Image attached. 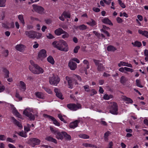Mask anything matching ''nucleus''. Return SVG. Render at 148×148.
Returning <instances> with one entry per match:
<instances>
[{
	"instance_id": "1a4fd4ad",
	"label": "nucleus",
	"mask_w": 148,
	"mask_h": 148,
	"mask_svg": "<svg viewBox=\"0 0 148 148\" xmlns=\"http://www.w3.org/2000/svg\"><path fill=\"white\" fill-rule=\"evenodd\" d=\"M47 57V51L45 49H42L38 52V57L41 60H42L44 59Z\"/></svg>"
},
{
	"instance_id": "9d476101",
	"label": "nucleus",
	"mask_w": 148,
	"mask_h": 148,
	"mask_svg": "<svg viewBox=\"0 0 148 148\" xmlns=\"http://www.w3.org/2000/svg\"><path fill=\"white\" fill-rule=\"evenodd\" d=\"M29 141L33 147H34L36 145H39L40 142V140L36 138H31L30 139Z\"/></svg>"
},
{
	"instance_id": "6e6552de",
	"label": "nucleus",
	"mask_w": 148,
	"mask_h": 148,
	"mask_svg": "<svg viewBox=\"0 0 148 148\" xmlns=\"http://www.w3.org/2000/svg\"><path fill=\"white\" fill-rule=\"evenodd\" d=\"M118 108L117 104L116 103L114 102L110 108V113L112 114L117 115L118 113Z\"/></svg>"
},
{
	"instance_id": "72a5a7b5",
	"label": "nucleus",
	"mask_w": 148,
	"mask_h": 148,
	"mask_svg": "<svg viewBox=\"0 0 148 148\" xmlns=\"http://www.w3.org/2000/svg\"><path fill=\"white\" fill-rule=\"evenodd\" d=\"M83 145L85 147H92L95 148H97V147L96 145L90 144L87 143H84L83 144Z\"/></svg>"
},
{
	"instance_id": "7ed1b4c3",
	"label": "nucleus",
	"mask_w": 148,
	"mask_h": 148,
	"mask_svg": "<svg viewBox=\"0 0 148 148\" xmlns=\"http://www.w3.org/2000/svg\"><path fill=\"white\" fill-rule=\"evenodd\" d=\"M29 69L32 73L36 74L42 73L44 72L43 69L38 64H34V67L30 66Z\"/></svg>"
},
{
	"instance_id": "09e8293b",
	"label": "nucleus",
	"mask_w": 148,
	"mask_h": 148,
	"mask_svg": "<svg viewBox=\"0 0 148 148\" xmlns=\"http://www.w3.org/2000/svg\"><path fill=\"white\" fill-rule=\"evenodd\" d=\"M97 92L94 89H92L90 92V96H92L95 94H96Z\"/></svg>"
},
{
	"instance_id": "dca6fc26",
	"label": "nucleus",
	"mask_w": 148,
	"mask_h": 148,
	"mask_svg": "<svg viewBox=\"0 0 148 148\" xmlns=\"http://www.w3.org/2000/svg\"><path fill=\"white\" fill-rule=\"evenodd\" d=\"M54 91L57 97L61 99H63V98L62 97V94L59 89L57 88H56L54 89Z\"/></svg>"
},
{
	"instance_id": "a18cd8bd",
	"label": "nucleus",
	"mask_w": 148,
	"mask_h": 148,
	"mask_svg": "<svg viewBox=\"0 0 148 148\" xmlns=\"http://www.w3.org/2000/svg\"><path fill=\"white\" fill-rule=\"evenodd\" d=\"M58 117L64 123H66V121H65L64 119L63 118L62 116L60 114H58Z\"/></svg>"
},
{
	"instance_id": "393cba45",
	"label": "nucleus",
	"mask_w": 148,
	"mask_h": 148,
	"mask_svg": "<svg viewBox=\"0 0 148 148\" xmlns=\"http://www.w3.org/2000/svg\"><path fill=\"white\" fill-rule=\"evenodd\" d=\"M138 33L142 34V35L145 36L147 38L148 36V32L146 31H143L140 29H139L138 30Z\"/></svg>"
},
{
	"instance_id": "5701e85b",
	"label": "nucleus",
	"mask_w": 148,
	"mask_h": 148,
	"mask_svg": "<svg viewBox=\"0 0 148 148\" xmlns=\"http://www.w3.org/2000/svg\"><path fill=\"white\" fill-rule=\"evenodd\" d=\"M102 21L104 23L112 25L113 24L111 21L108 18H106L102 20Z\"/></svg>"
},
{
	"instance_id": "39448f33",
	"label": "nucleus",
	"mask_w": 148,
	"mask_h": 148,
	"mask_svg": "<svg viewBox=\"0 0 148 148\" xmlns=\"http://www.w3.org/2000/svg\"><path fill=\"white\" fill-rule=\"evenodd\" d=\"M67 106L70 110L73 111H76L82 108L81 104L79 103H77L76 104L73 103H69L67 104Z\"/></svg>"
},
{
	"instance_id": "6e6d98bb",
	"label": "nucleus",
	"mask_w": 148,
	"mask_h": 148,
	"mask_svg": "<svg viewBox=\"0 0 148 148\" xmlns=\"http://www.w3.org/2000/svg\"><path fill=\"white\" fill-rule=\"evenodd\" d=\"M1 82L0 81V92H3L5 89V87L3 85L1 86Z\"/></svg>"
},
{
	"instance_id": "e2e57ef3",
	"label": "nucleus",
	"mask_w": 148,
	"mask_h": 148,
	"mask_svg": "<svg viewBox=\"0 0 148 148\" xmlns=\"http://www.w3.org/2000/svg\"><path fill=\"white\" fill-rule=\"evenodd\" d=\"M125 70L127 71L130 72L132 73L134 71V70L132 69L127 67H125Z\"/></svg>"
},
{
	"instance_id": "5fc2aeb1",
	"label": "nucleus",
	"mask_w": 148,
	"mask_h": 148,
	"mask_svg": "<svg viewBox=\"0 0 148 148\" xmlns=\"http://www.w3.org/2000/svg\"><path fill=\"white\" fill-rule=\"evenodd\" d=\"M79 48L80 47L79 46H77L73 50L74 53H77Z\"/></svg>"
},
{
	"instance_id": "4c0bfd02",
	"label": "nucleus",
	"mask_w": 148,
	"mask_h": 148,
	"mask_svg": "<svg viewBox=\"0 0 148 148\" xmlns=\"http://www.w3.org/2000/svg\"><path fill=\"white\" fill-rule=\"evenodd\" d=\"M21 84V88L23 90H25L26 89L25 84L23 81H21L20 82Z\"/></svg>"
},
{
	"instance_id": "3c124183",
	"label": "nucleus",
	"mask_w": 148,
	"mask_h": 148,
	"mask_svg": "<svg viewBox=\"0 0 148 148\" xmlns=\"http://www.w3.org/2000/svg\"><path fill=\"white\" fill-rule=\"evenodd\" d=\"M15 96L18 99L19 101H20L22 100V98L20 96L18 92H16Z\"/></svg>"
},
{
	"instance_id": "f8f14e48",
	"label": "nucleus",
	"mask_w": 148,
	"mask_h": 148,
	"mask_svg": "<svg viewBox=\"0 0 148 148\" xmlns=\"http://www.w3.org/2000/svg\"><path fill=\"white\" fill-rule=\"evenodd\" d=\"M68 66L71 70H75L77 67V64L73 61L70 60Z\"/></svg>"
},
{
	"instance_id": "052dcab7",
	"label": "nucleus",
	"mask_w": 148,
	"mask_h": 148,
	"mask_svg": "<svg viewBox=\"0 0 148 148\" xmlns=\"http://www.w3.org/2000/svg\"><path fill=\"white\" fill-rule=\"evenodd\" d=\"M53 123L54 124L57 126H59L60 125V123L55 119L53 121Z\"/></svg>"
},
{
	"instance_id": "f257e3e1",
	"label": "nucleus",
	"mask_w": 148,
	"mask_h": 148,
	"mask_svg": "<svg viewBox=\"0 0 148 148\" xmlns=\"http://www.w3.org/2000/svg\"><path fill=\"white\" fill-rule=\"evenodd\" d=\"M52 45L54 47L60 50L64 51H67L68 50V45L63 40H60L58 41H55L52 43Z\"/></svg>"
},
{
	"instance_id": "774afa93",
	"label": "nucleus",
	"mask_w": 148,
	"mask_h": 148,
	"mask_svg": "<svg viewBox=\"0 0 148 148\" xmlns=\"http://www.w3.org/2000/svg\"><path fill=\"white\" fill-rule=\"evenodd\" d=\"M6 140L7 141H8L11 143H14V140L10 138H7Z\"/></svg>"
},
{
	"instance_id": "79ce46f5",
	"label": "nucleus",
	"mask_w": 148,
	"mask_h": 148,
	"mask_svg": "<svg viewBox=\"0 0 148 148\" xmlns=\"http://www.w3.org/2000/svg\"><path fill=\"white\" fill-rule=\"evenodd\" d=\"M136 85L140 88H143V86H142L140 83V80L137 79L136 81Z\"/></svg>"
},
{
	"instance_id": "f704fd0d",
	"label": "nucleus",
	"mask_w": 148,
	"mask_h": 148,
	"mask_svg": "<svg viewBox=\"0 0 148 148\" xmlns=\"http://www.w3.org/2000/svg\"><path fill=\"white\" fill-rule=\"evenodd\" d=\"M76 28L79 29L80 30H85L86 29L87 26L84 25L83 24L77 26Z\"/></svg>"
},
{
	"instance_id": "a878e982",
	"label": "nucleus",
	"mask_w": 148,
	"mask_h": 148,
	"mask_svg": "<svg viewBox=\"0 0 148 148\" xmlns=\"http://www.w3.org/2000/svg\"><path fill=\"white\" fill-rule=\"evenodd\" d=\"M13 109L12 112L18 118H21V115L16 110V108L15 107H13Z\"/></svg>"
},
{
	"instance_id": "69168bd1",
	"label": "nucleus",
	"mask_w": 148,
	"mask_h": 148,
	"mask_svg": "<svg viewBox=\"0 0 148 148\" xmlns=\"http://www.w3.org/2000/svg\"><path fill=\"white\" fill-rule=\"evenodd\" d=\"M103 98L105 100H108L110 99V96L107 94H105L104 95Z\"/></svg>"
},
{
	"instance_id": "7c9ffc66",
	"label": "nucleus",
	"mask_w": 148,
	"mask_h": 148,
	"mask_svg": "<svg viewBox=\"0 0 148 148\" xmlns=\"http://www.w3.org/2000/svg\"><path fill=\"white\" fill-rule=\"evenodd\" d=\"M47 61L52 64H54L55 62L53 58L51 56H49L47 58Z\"/></svg>"
},
{
	"instance_id": "c03bdc74",
	"label": "nucleus",
	"mask_w": 148,
	"mask_h": 148,
	"mask_svg": "<svg viewBox=\"0 0 148 148\" xmlns=\"http://www.w3.org/2000/svg\"><path fill=\"white\" fill-rule=\"evenodd\" d=\"M144 54L146 56L145 60L146 61H148V50L145 49L144 51Z\"/></svg>"
},
{
	"instance_id": "8fccbe9b",
	"label": "nucleus",
	"mask_w": 148,
	"mask_h": 148,
	"mask_svg": "<svg viewBox=\"0 0 148 148\" xmlns=\"http://www.w3.org/2000/svg\"><path fill=\"white\" fill-rule=\"evenodd\" d=\"M83 88L85 91L88 92L90 91L89 86L88 85L84 86H83Z\"/></svg>"
},
{
	"instance_id": "cd10ccee",
	"label": "nucleus",
	"mask_w": 148,
	"mask_h": 148,
	"mask_svg": "<svg viewBox=\"0 0 148 148\" xmlns=\"http://www.w3.org/2000/svg\"><path fill=\"white\" fill-rule=\"evenodd\" d=\"M132 44L134 47H140L142 45L141 42L138 41H136L134 42H132Z\"/></svg>"
},
{
	"instance_id": "864d4df0",
	"label": "nucleus",
	"mask_w": 148,
	"mask_h": 148,
	"mask_svg": "<svg viewBox=\"0 0 148 148\" xmlns=\"http://www.w3.org/2000/svg\"><path fill=\"white\" fill-rule=\"evenodd\" d=\"M127 64V63L125 62L121 61L118 64V66L119 67H121L122 66H126Z\"/></svg>"
},
{
	"instance_id": "bb28decb",
	"label": "nucleus",
	"mask_w": 148,
	"mask_h": 148,
	"mask_svg": "<svg viewBox=\"0 0 148 148\" xmlns=\"http://www.w3.org/2000/svg\"><path fill=\"white\" fill-rule=\"evenodd\" d=\"M18 18L20 21V23H22L23 26H24L25 24V22L23 15L21 14L19 15L18 16Z\"/></svg>"
},
{
	"instance_id": "f3484780",
	"label": "nucleus",
	"mask_w": 148,
	"mask_h": 148,
	"mask_svg": "<svg viewBox=\"0 0 148 148\" xmlns=\"http://www.w3.org/2000/svg\"><path fill=\"white\" fill-rule=\"evenodd\" d=\"M60 132L58 130L55 135H56V138L58 139L62 140L63 139V132Z\"/></svg>"
},
{
	"instance_id": "2f4dec72",
	"label": "nucleus",
	"mask_w": 148,
	"mask_h": 148,
	"mask_svg": "<svg viewBox=\"0 0 148 148\" xmlns=\"http://www.w3.org/2000/svg\"><path fill=\"white\" fill-rule=\"evenodd\" d=\"M63 134L66 140H71V136L69 135L66 132H63Z\"/></svg>"
},
{
	"instance_id": "0e129e2a",
	"label": "nucleus",
	"mask_w": 148,
	"mask_h": 148,
	"mask_svg": "<svg viewBox=\"0 0 148 148\" xmlns=\"http://www.w3.org/2000/svg\"><path fill=\"white\" fill-rule=\"evenodd\" d=\"M47 37L49 39H53L54 38L53 36L50 33L48 35H47Z\"/></svg>"
},
{
	"instance_id": "aec40b11",
	"label": "nucleus",
	"mask_w": 148,
	"mask_h": 148,
	"mask_svg": "<svg viewBox=\"0 0 148 148\" xmlns=\"http://www.w3.org/2000/svg\"><path fill=\"white\" fill-rule=\"evenodd\" d=\"M63 31L64 30L62 28H59L55 30L54 33L57 36H60L62 34Z\"/></svg>"
},
{
	"instance_id": "423d86ee",
	"label": "nucleus",
	"mask_w": 148,
	"mask_h": 148,
	"mask_svg": "<svg viewBox=\"0 0 148 148\" xmlns=\"http://www.w3.org/2000/svg\"><path fill=\"white\" fill-rule=\"evenodd\" d=\"M49 82L51 85L57 86L60 82V79L58 76L53 75L52 77H49Z\"/></svg>"
},
{
	"instance_id": "bf43d9fd",
	"label": "nucleus",
	"mask_w": 148,
	"mask_h": 148,
	"mask_svg": "<svg viewBox=\"0 0 148 148\" xmlns=\"http://www.w3.org/2000/svg\"><path fill=\"white\" fill-rule=\"evenodd\" d=\"M101 32H103L104 33L108 36H110V34L107 31L103 29H101Z\"/></svg>"
},
{
	"instance_id": "a19ab883",
	"label": "nucleus",
	"mask_w": 148,
	"mask_h": 148,
	"mask_svg": "<svg viewBox=\"0 0 148 148\" xmlns=\"http://www.w3.org/2000/svg\"><path fill=\"white\" fill-rule=\"evenodd\" d=\"M42 88L44 89L49 94H51L52 93L51 90L50 88L47 87H45L44 86H42Z\"/></svg>"
},
{
	"instance_id": "ddd939ff",
	"label": "nucleus",
	"mask_w": 148,
	"mask_h": 148,
	"mask_svg": "<svg viewBox=\"0 0 148 148\" xmlns=\"http://www.w3.org/2000/svg\"><path fill=\"white\" fill-rule=\"evenodd\" d=\"M80 122V120H77L71 123L69 126L71 128L74 129L78 126V124Z\"/></svg>"
},
{
	"instance_id": "e433bc0d",
	"label": "nucleus",
	"mask_w": 148,
	"mask_h": 148,
	"mask_svg": "<svg viewBox=\"0 0 148 148\" xmlns=\"http://www.w3.org/2000/svg\"><path fill=\"white\" fill-rule=\"evenodd\" d=\"M122 99L128 102L129 103H132L133 102L132 99L130 98H128L125 96H123L122 97Z\"/></svg>"
},
{
	"instance_id": "c85d7f7f",
	"label": "nucleus",
	"mask_w": 148,
	"mask_h": 148,
	"mask_svg": "<svg viewBox=\"0 0 148 148\" xmlns=\"http://www.w3.org/2000/svg\"><path fill=\"white\" fill-rule=\"evenodd\" d=\"M45 140L48 141H50L52 142H53L55 143H57V141L54 138H53L50 136H49L46 137L45 138Z\"/></svg>"
},
{
	"instance_id": "49530a36",
	"label": "nucleus",
	"mask_w": 148,
	"mask_h": 148,
	"mask_svg": "<svg viewBox=\"0 0 148 148\" xmlns=\"http://www.w3.org/2000/svg\"><path fill=\"white\" fill-rule=\"evenodd\" d=\"M119 3V4L120 6L123 8H125L126 7L124 3L122 2L121 0H118Z\"/></svg>"
},
{
	"instance_id": "c9c22d12",
	"label": "nucleus",
	"mask_w": 148,
	"mask_h": 148,
	"mask_svg": "<svg viewBox=\"0 0 148 148\" xmlns=\"http://www.w3.org/2000/svg\"><path fill=\"white\" fill-rule=\"evenodd\" d=\"M79 138L83 139H88L89 138L88 135L84 134H79Z\"/></svg>"
},
{
	"instance_id": "338daca9",
	"label": "nucleus",
	"mask_w": 148,
	"mask_h": 148,
	"mask_svg": "<svg viewBox=\"0 0 148 148\" xmlns=\"http://www.w3.org/2000/svg\"><path fill=\"white\" fill-rule=\"evenodd\" d=\"M117 22L119 23H121L123 22L122 19L119 17H117L116 18Z\"/></svg>"
},
{
	"instance_id": "6ab92c4d",
	"label": "nucleus",
	"mask_w": 148,
	"mask_h": 148,
	"mask_svg": "<svg viewBox=\"0 0 148 148\" xmlns=\"http://www.w3.org/2000/svg\"><path fill=\"white\" fill-rule=\"evenodd\" d=\"M35 94L36 97L38 98L44 99L45 98L44 94L42 92H36L35 93Z\"/></svg>"
},
{
	"instance_id": "58836bf2",
	"label": "nucleus",
	"mask_w": 148,
	"mask_h": 148,
	"mask_svg": "<svg viewBox=\"0 0 148 148\" xmlns=\"http://www.w3.org/2000/svg\"><path fill=\"white\" fill-rule=\"evenodd\" d=\"M62 15H63L64 17L66 18H71V15L69 12H64L62 13Z\"/></svg>"
},
{
	"instance_id": "412c9836",
	"label": "nucleus",
	"mask_w": 148,
	"mask_h": 148,
	"mask_svg": "<svg viewBox=\"0 0 148 148\" xmlns=\"http://www.w3.org/2000/svg\"><path fill=\"white\" fill-rule=\"evenodd\" d=\"M127 80L128 79L127 78L124 76H122L120 78V82L122 84L125 85Z\"/></svg>"
},
{
	"instance_id": "680f3d73",
	"label": "nucleus",
	"mask_w": 148,
	"mask_h": 148,
	"mask_svg": "<svg viewBox=\"0 0 148 148\" xmlns=\"http://www.w3.org/2000/svg\"><path fill=\"white\" fill-rule=\"evenodd\" d=\"M6 136L3 135H0V140H4L6 139Z\"/></svg>"
},
{
	"instance_id": "2eb2a0df",
	"label": "nucleus",
	"mask_w": 148,
	"mask_h": 148,
	"mask_svg": "<svg viewBox=\"0 0 148 148\" xmlns=\"http://www.w3.org/2000/svg\"><path fill=\"white\" fill-rule=\"evenodd\" d=\"M25 47L22 44H19L15 46V48L17 50L21 52L24 50Z\"/></svg>"
},
{
	"instance_id": "13d9d810",
	"label": "nucleus",
	"mask_w": 148,
	"mask_h": 148,
	"mask_svg": "<svg viewBox=\"0 0 148 148\" xmlns=\"http://www.w3.org/2000/svg\"><path fill=\"white\" fill-rule=\"evenodd\" d=\"M93 33L95 34V35L98 38H100V37L101 36V34H100L95 31H93Z\"/></svg>"
},
{
	"instance_id": "f03ea898",
	"label": "nucleus",
	"mask_w": 148,
	"mask_h": 148,
	"mask_svg": "<svg viewBox=\"0 0 148 148\" xmlns=\"http://www.w3.org/2000/svg\"><path fill=\"white\" fill-rule=\"evenodd\" d=\"M25 34L28 38L32 39H34L35 38L37 39H39L42 36V34L41 33L33 30L25 31Z\"/></svg>"
},
{
	"instance_id": "a211bd4d",
	"label": "nucleus",
	"mask_w": 148,
	"mask_h": 148,
	"mask_svg": "<svg viewBox=\"0 0 148 148\" xmlns=\"http://www.w3.org/2000/svg\"><path fill=\"white\" fill-rule=\"evenodd\" d=\"M66 79L67 81L69 88L72 89L73 88V85L72 81L71 79L69 77L66 76Z\"/></svg>"
},
{
	"instance_id": "4468645a",
	"label": "nucleus",
	"mask_w": 148,
	"mask_h": 148,
	"mask_svg": "<svg viewBox=\"0 0 148 148\" xmlns=\"http://www.w3.org/2000/svg\"><path fill=\"white\" fill-rule=\"evenodd\" d=\"M11 119L13 123L20 128H22L23 126L14 117H11Z\"/></svg>"
},
{
	"instance_id": "4be33fe9",
	"label": "nucleus",
	"mask_w": 148,
	"mask_h": 148,
	"mask_svg": "<svg viewBox=\"0 0 148 148\" xmlns=\"http://www.w3.org/2000/svg\"><path fill=\"white\" fill-rule=\"evenodd\" d=\"M2 71L5 75L4 77L5 78H7L9 77L10 72L8 70L5 68H3Z\"/></svg>"
},
{
	"instance_id": "ea45409f",
	"label": "nucleus",
	"mask_w": 148,
	"mask_h": 148,
	"mask_svg": "<svg viewBox=\"0 0 148 148\" xmlns=\"http://www.w3.org/2000/svg\"><path fill=\"white\" fill-rule=\"evenodd\" d=\"M6 0H0V7H4L5 6Z\"/></svg>"
},
{
	"instance_id": "de8ad7c7",
	"label": "nucleus",
	"mask_w": 148,
	"mask_h": 148,
	"mask_svg": "<svg viewBox=\"0 0 148 148\" xmlns=\"http://www.w3.org/2000/svg\"><path fill=\"white\" fill-rule=\"evenodd\" d=\"M43 116L45 117L48 118L49 119H50L51 120H52L53 121L55 119V118H54L53 117L51 116L48 115L47 114H43Z\"/></svg>"
},
{
	"instance_id": "0eeeda50",
	"label": "nucleus",
	"mask_w": 148,
	"mask_h": 148,
	"mask_svg": "<svg viewBox=\"0 0 148 148\" xmlns=\"http://www.w3.org/2000/svg\"><path fill=\"white\" fill-rule=\"evenodd\" d=\"M93 61L94 62L95 65L97 66V70L99 71H102L104 70L105 69V67L103 64L100 63V61L93 59Z\"/></svg>"
},
{
	"instance_id": "9b49d317",
	"label": "nucleus",
	"mask_w": 148,
	"mask_h": 148,
	"mask_svg": "<svg viewBox=\"0 0 148 148\" xmlns=\"http://www.w3.org/2000/svg\"><path fill=\"white\" fill-rule=\"evenodd\" d=\"M32 6L34 10L37 12L42 14L44 12V9L41 6L34 4L32 5Z\"/></svg>"
},
{
	"instance_id": "473e14b6",
	"label": "nucleus",
	"mask_w": 148,
	"mask_h": 148,
	"mask_svg": "<svg viewBox=\"0 0 148 148\" xmlns=\"http://www.w3.org/2000/svg\"><path fill=\"white\" fill-rule=\"evenodd\" d=\"M63 34L62 36V38L63 39L67 38L69 37V34L66 32L63 31L62 34Z\"/></svg>"
},
{
	"instance_id": "c756f323",
	"label": "nucleus",
	"mask_w": 148,
	"mask_h": 148,
	"mask_svg": "<svg viewBox=\"0 0 148 148\" xmlns=\"http://www.w3.org/2000/svg\"><path fill=\"white\" fill-rule=\"evenodd\" d=\"M116 50V49L112 45H109L107 47V50L109 51H114Z\"/></svg>"
},
{
	"instance_id": "20e7f679",
	"label": "nucleus",
	"mask_w": 148,
	"mask_h": 148,
	"mask_svg": "<svg viewBox=\"0 0 148 148\" xmlns=\"http://www.w3.org/2000/svg\"><path fill=\"white\" fill-rule=\"evenodd\" d=\"M32 109L30 108H27L23 111V114L28 117L31 121H34L35 119V116L32 113Z\"/></svg>"
},
{
	"instance_id": "37998d69",
	"label": "nucleus",
	"mask_w": 148,
	"mask_h": 148,
	"mask_svg": "<svg viewBox=\"0 0 148 148\" xmlns=\"http://www.w3.org/2000/svg\"><path fill=\"white\" fill-rule=\"evenodd\" d=\"M17 134L21 136L26 138L27 136V135L25 133H24L22 132H20L17 133Z\"/></svg>"
},
{
	"instance_id": "b1692460",
	"label": "nucleus",
	"mask_w": 148,
	"mask_h": 148,
	"mask_svg": "<svg viewBox=\"0 0 148 148\" xmlns=\"http://www.w3.org/2000/svg\"><path fill=\"white\" fill-rule=\"evenodd\" d=\"M86 23L92 27H93L96 24V21L92 19H91L89 22Z\"/></svg>"
},
{
	"instance_id": "4d7b16f0",
	"label": "nucleus",
	"mask_w": 148,
	"mask_h": 148,
	"mask_svg": "<svg viewBox=\"0 0 148 148\" xmlns=\"http://www.w3.org/2000/svg\"><path fill=\"white\" fill-rule=\"evenodd\" d=\"M50 128L51 132L55 134L58 131V130L56 129H54L53 128L51 127H50Z\"/></svg>"
},
{
	"instance_id": "603ef678",
	"label": "nucleus",
	"mask_w": 148,
	"mask_h": 148,
	"mask_svg": "<svg viewBox=\"0 0 148 148\" xmlns=\"http://www.w3.org/2000/svg\"><path fill=\"white\" fill-rule=\"evenodd\" d=\"M110 134V132L109 131H107L104 134V137L105 140H106L107 139V137Z\"/></svg>"
}]
</instances>
